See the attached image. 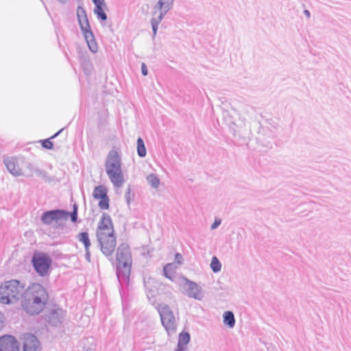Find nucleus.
Masks as SVG:
<instances>
[{
  "label": "nucleus",
  "mask_w": 351,
  "mask_h": 351,
  "mask_svg": "<svg viewBox=\"0 0 351 351\" xmlns=\"http://www.w3.org/2000/svg\"><path fill=\"white\" fill-rule=\"evenodd\" d=\"M174 0H159L154 6L151 19V25L153 32V38L157 34L158 25L164 19L167 12L173 8Z\"/></svg>",
  "instance_id": "423d86ee"
},
{
  "label": "nucleus",
  "mask_w": 351,
  "mask_h": 351,
  "mask_svg": "<svg viewBox=\"0 0 351 351\" xmlns=\"http://www.w3.org/2000/svg\"><path fill=\"white\" fill-rule=\"evenodd\" d=\"M106 171L109 180L116 188H120L124 183V177L121 169V160L115 150L109 152L106 162Z\"/></svg>",
  "instance_id": "7ed1b4c3"
},
{
  "label": "nucleus",
  "mask_w": 351,
  "mask_h": 351,
  "mask_svg": "<svg viewBox=\"0 0 351 351\" xmlns=\"http://www.w3.org/2000/svg\"><path fill=\"white\" fill-rule=\"evenodd\" d=\"M36 173L38 176L42 177L46 182L50 181L49 176L47 175L46 171L41 169H36Z\"/></svg>",
  "instance_id": "c756f323"
},
{
  "label": "nucleus",
  "mask_w": 351,
  "mask_h": 351,
  "mask_svg": "<svg viewBox=\"0 0 351 351\" xmlns=\"http://www.w3.org/2000/svg\"><path fill=\"white\" fill-rule=\"evenodd\" d=\"M148 184L154 189L158 188L160 181L158 177L154 173L148 175L146 178Z\"/></svg>",
  "instance_id": "b1692460"
},
{
  "label": "nucleus",
  "mask_w": 351,
  "mask_h": 351,
  "mask_svg": "<svg viewBox=\"0 0 351 351\" xmlns=\"http://www.w3.org/2000/svg\"><path fill=\"white\" fill-rule=\"evenodd\" d=\"M3 327V315L0 312V330Z\"/></svg>",
  "instance_id": "c9c22d12"
},
{
  "label": "nucleus",
  "mask_w": 351,
  "mask_h": 351,
  "mask_svg": "<svg viewBox=\"0 0 351 351\" xmlns=\"http://www.w3.org/2000/svg\"><path fill=\"white\" fill-rule=\"evenodd\" d=\"M25 300L23 307L31 315H37L41 312L47 304L49 295L46 289L39 283H33L25 288L23 296Z\"/></svg>",
  "instance_id": "f257e3e1"
},
{
  "label": "nucleus",
  "mask_w": 351,
  "mask_h": 351,
  "mask_svg": "<svg viewBox=\"0 0 351 351\" xmlns=\"http://www.w3.org/2000/svg\"><path fill=\"white\" fill-rule=\"evenodd\" d=\"M4 163L8 171L12 175L18 176L21 174L20 168L18 167L14 160L6 159L4 160Z\"/></svg>",
  "instance_id": "412c9836"
},
{
  "label": "nucleus",
  "mask_w": 351,
  "mask_h": 351,
  "mask_svg": "<svg viewBox=\"0 0 351 351\" xmlns=\"http://www.w3.org/2000/svg\"><path fill=\"white\" fill-rule=\"evenodd\" d=\"M68 214L69 211L64 210H50L43 213L40 220L45 225H51L53 221L57 223L58 221L67 219Z\"/></svg>",
  "instance_id": "9b49d317"
},
{
  "label": "nucleus",
  "mask_w": 351,
  "mask_h": 351,
  "mask_svg": "<svg viewBox=\"0 0 351 351\" xmlns=\"http://www.w3.org/2000/svg\"><path fill=\"white\" fill-rule=\"evenodd\" d=\"M84 63L86 64V66L87 69H88V67L90 66V62L89 60H86Z\"/></svg>",
  "instance_id": "a19ab883"
},
{
  "label": "nucleus",
  "mask_w": 351,
  "mask_h": 351,
  "mask_svg": "<svg viewBox=\"0 0 351 351\" xmlns=\"http://www.w3.org/2000/svg\"><path fill=\"white\" fill-rule=\"evenodd\" d=\"M137 154L139 157L143 158L146 156L147 152L143 140L139 137L137 139Z\"/></svg>",
  "instance_id": "393cba45"
},
{
  "label": "nucleus",
  "mask_w": 351,
  "mask_h": 351,
  "mask_svg": "<svg viewBox=\"0 0 351 351\" xmlns=\"http://www.w3.org/2000/svg\"><path fill=\"white\" fill-rule=\"evenodd\" d=\"M304 14L308 17V18H310L311 16V13L308 10H305L304 11Z\"/></svg>",
  "instance_id": "4c0bfd02"
},
{
  "label": "nucleus",
  "mask_w": 351,
  "mask_h": 351,
  "mask_svg": "<svg viewBox=\"0 0 351 351\" xmlns=\"http://www.w3.org/2000/svg\"><path fill=\"white\" fill-rule=\"evenodd\" d=\"M210 268L214 273L220 271L221 269V264L216 256H213L211 259Z\"/></svg>",
  "instance_id": "a878e982"
},
{
  "label": "nucleus",
  "mask_w": 351,
  "mask_h": 351,
  "mask_svg": "<svg viewBox=\"0 0 351 351\" xmlns=\"http://www.w3.org/2000/svg\"><path fill=\"white\" fill-rule=\"evenodd\" d=\"M77 239L78 241L83 243L84 249L90 248V241L89 239L88 233L87 232H82L77 234Z\"/></svg>",
  "instance_id": "5701e85b"
},
{
  "label": "nucleus",
  "mask_w": 351,
  "mask_h": 351,
  "mask_svg": "<svg viewBox=\"0 0 351 351\" xmlns=\"http://www.w3.org/2000/svg\"><path fill=\"white\" fill-rule=\"evenodd\" d=\"M223 119L226 124L228 126L230 130H234L236 128L234 127V123L237 119L239 118L237 112L234 110L232 112L230 111H224L223 113Z\"/></svg>",
  "instance_id": "a211bd4d"
},
{
  "label": "nucleus",
  "mask_w": 351,
  "mask_h": 351,
  "mask_svg": "<svg viewBox=\"0 0 351 351\" xmlns=\"http://www.w3.org/2000/svg\"><path fill=\"white\" fill-rule=\"evenodd\" d=\"M77 209H78L77 205L76 204H74L73 206V210L72 211H75V213H77Z\"/></svg>",
  "instance_id": "58836bf2"
},
{
  "label": "nucleus",
  "mask_w": 351,
  "mask_h": 351,
  "mask_svg": "<svg viewBox=\"0 0 351 351\" xmlns=\"http://www.w3.org/2000/svg\"><path fill=\"white\" fill-rule=\"evenodd\" d=\"M52 260L46 253L40 252L34 254L32 263L36 271L40 276L47 275L51 266Z\"/></svg>",
  "instance_id": "1a4fd4ad"
},
{
  "label": "nucleus",
  "mask_w": 351,
  "mask_h": 351,
  "mask_svg": "<svg viewBox=\"0 0 351 351\" xmlns=\"http://www.w3.org/2000/svg\"><path fill=\"white\" fill-rule=\"evenodd\" d=\"M175 261L178 264H182L183 262V257L181 254L176 253L175 255Z\"/></svg>",
  "instance_id": "2f4dec72"
},
{
  "label": "nucleus",
  "mask_w": 351,
  "mask_h": 351,
  "mask_svg": "<svg viewBox=\"0 0 351 351\" xmlns=\"http://www.w3.org/2000/svg\"><path fill=\"white\" fill-rule=\"evenodd\" d=\"M85 258L88 263H90V252L89 248L85 249Z\"/></svg>",
  "instance_id": "72a5a7b5"
},
{
  "label": "nucleus",
  "mask_w": 351,
  "mask_h": 351,
  "mask_svg": "<svg viewBox=\"0 0 351 351\" xmlns=\"http://www.w3.org/2000/svg\"><path fill=\"white\" fill-rule=\"evenodd\" d=\"M95 7L94 9V13L97 15L98 20L106 21L107 14L104 10V8H106V3L104 0H92Z\"/></svg>",
  "instance_id": "dca6fc26"
},
{
  "label": "nucleus",
  "mask_w": 351,
  "mask_h": 351,
  "mask_svg": "<svg viewBox=\"0 0 351 351\" xmlns=\"http://www.w3.org/2000/svg\"><path fill=\"white\" fill-rule=\"evenodd\" d=\"M173 271V264H167L163 268V274L164 276L172 280V276H171V271Z\"/></svg>",
  "instance_id": "cd10ccee"
},
{
  "label": "nucleus",
  "mask_w": 351,
  "mask_h": 351,
  "mask_svg": "<svg viewBox=\"0 0 351 351\" xmlns=\"http://www.w3.org/2000/svg\"><path fill=\"white\" fill-rule=\"evenodd\" d=\"M221 223V220L220 219H215L214 223L211 225V230L216 229Z\"/></svg>",
  "instance_id": "473e14b6"
},
{
  "label": "nucleus",
  "mask_w": 351,
  "mask_h": 351,
  "mask_svg": "<svg viewBox=\"0 0 351 351\" xmlns=\"http://www.w3.org/2000/svg\"><path fill=\"white\" fill-rule=\"evenodd\" d=\"M68 0H57V1L61 4H65L66 3Z\"/></svg>",
  "instance_id": "ea45409f"
},
{
  "label": "nucleus",
  "mask_w": 351,
  "mask_h": 351,
  "mask_svg": "<svg viewBox=\"0 0 351 351\" xmlns=\"http://www.w3.org/2000/svg\"><path fill=\"white\" fill-rule=\"evenodd\" d=\"M23 351H40L39 341L37 337L30 333H26L23 336Z\"/></svg>",
  "instance_id": "2eb2a0df"
},
{
  "label": "nucleus",
  "mask_w": 351,
  "mask_h": 351,
  "mask_svg": "<svg viewBox=\"0 0 351 351\" xmlns=\"http://www.w3.org/2000/svg\"><path fill=\"white\" fill-rule=\"evenodd\" d=\"M20 346L16 338L12 335L0 337V351H19Z\"/></svg>",
  "instance_id": "ddd939ff"
},
{
  "label": "nucleus",
  "mask_w": 351,
  "mask_h": 351,
  "mask_svg": "<svg viewBox=\"0 0 351 351\" xmlns=\"http://www.w3.org/2000/svg\"><path fill=\"white\" fill-rule=\"evenodd\" d=\"M134 193L132 191V189L130 185L128 186V189L125 193V198L127 202L128 205L129 206L131 202L134 199Z\"/></svg>",
  "instance_id": "bb28decb"
},
{
  "label": "nucleus",
  "mask_w": 351,
  "mask_h": 351,
  "mask_svg": "<svg viewBox=\"0 0 351 351\" xmlns=\"http://www.w3.org/2000/svg\"><path fill=\"white\" fill-rule=\"evenodd\" d=\"M71 217V220L72 222H76L77 220V213H75V211L69 212L68 217Z\"/></svg>",
  "instance_id": "7c9ffc66"
},
{
  "label": "nucleus",
  "mask_w": 351,
  "mask_h": 351,
  "mask_svg": "<svg viewBox=\"0 0 351 351\" xmlns=\"http://www.w3.org/2000/svg\"><path fill=\"white\" fill-rule=\"evenodd\" d=\"M160 315L161 322L169 335L174 334L176 331L177 323L173 312L169 306L158 304L156 307Z\"/></svg>",
  "instance_id": "0eeeda50"
},
{
  "label": "nucleus",
  "mask_w": 351,
  "mask_h": 351,
  "mask_svg": "<svg viewBox=\"0 0 351 351\" xmlns=\"http://www.w3.org/2000/svg\"><path fill=\"white\" fill-rule=\"evenodd\" d=\"M234 123L235 124L234 127L236 128V130L234 131V130H230L232 134L234 136H241L245 134V132L247 130L245 121L243 119H240L239 117L237 119V121L234 122Z\"/></svg>",
  "instance_id": "6ab92c4d"
},
{
  "label": "nucleus",
  "mask_w": 351,
  "mask_h": 351,
  "mask_svg": "<svg viewBox=\"0 0 351 351\" xmlns=\"http://www.w3.org/2000/svg\"><path fill=\"white\" fill-rule=\"evenodd\" d=\"M190 334L188 332H182L180 333L177 348L175 351H185L186 348V346L190 341Z\"/></svg>",
  "instance_id": "aec40b11"
},
{
  "label": "nucleus",
  "mask_w": 351,
  "mask_h": 351,
  "mask_svg": "<svg viewBox=\"0 0 351 351\" xmlns=\"http://www.w3.org/2000/svg\"><path fill=\"white\" fill-rule=\"evenodd\" d=\"M64 130V128H62L61 130H60L58 132H57L55 134H53L51 138L53 139V138H55L56 137H57L62 131Z\"/></svg>",
  "instance_id": "e433bc0d"
},
{
  "label": "nucleus",
  "mask_w": 351,
  "mask_h": 351,
  "mask_svg": "<svg viewBox=\"0 0 351 351\" xmlns=\"http://www.w3.org/2000/svg\"><path fill=\"white\" fill-rule=\"evenodd\" d=\"M141 72L144 76H146L148 73L147 68L145 63L141 64Z\"/></svg>",
  "instance_id": "f704fd0d"
},
{
  "label": "nucleus",
  "mask_w": 351,
  "mask_h": 351,
  "mask_svg": "<svg viewBox=\"0 0 351 351\" xmlns=\"http://www.w3.org/2000/svg\"><path fill=\"white\" fill-rule=\"evenodd\" d=\"M97 239L102 254L110 261L112 260V256L117 245V240L114 234H112L111 232L104 234L99 232L97 236Z\"/></svg>",
  "instance_id": "6e6552de"
},
{
  "label": "nucleus",
  "mask_w": 351,
  "mask_h": 351,
  "mask_svg": "<svg viewBox=\"0 0 351 351\" xmlns=\"http://www.w3.org/2000/svg\"><path fill=\"white\" fill-rule=\"evenodd\" d=\"M93 196L96 199H100L98 206L101 209L107 210L109 208V197L105 186L102 185L96 186L93 191Z\"/></svg>",
  "instance_id": "f8f14e48"
},
{
  "label": "nucleus",
  "mask_w": 351,
  "mask_h": 351,
  "mask_svg": "<svg viewBox=\"0 0 351 351\" xmlns=\"http://www.w3.org/2000/svg\"><path fill=\"white\" fill-rule=\"evenodd\" d=\"M182 280L184 293L189 298H194L197 300H202L204 298L202 288L196 282L183 277Z\"/></svg>",
  "instance_id": "9d476101"
},
{
  "label": "nucleus",
  "mask_w": 351,
  "mask_h": 351,
  "mask_svg": "<svg viewBox=\"0 0 351 351\" xmlns=\"http://www.w3.org/2000/svg\"><path fill=\"white\" fill-rule=\"evenodd\" d=\"M114 234V230L113 228V223L111 219L110 215L106 213H104L99 221L96 236L98 235V233H102L104 234H107L108 233Z\"/></svg>",
  "instance_id": "4468645a"
},
{
  "label": "nucleus",
  "mask_w": 351,
  "mask_h": 351,
  "mask_svg": "<svg viewBox=\"0 0 351 351\" xmlns=\"http://www.w3.org/2000/svg\"><path fill=\"white\" fill-rule=\"evenodd\" d=\"M51 138L40 140V142L43 146V147L47 149H52L53 148V143L51 141Z\"/></svg>",
  "instance_id": "c85d7f7f"
},
{
  "label": "nucleus",
  "mask_w": 351,
  "mask_h": 351,
  "mask_svg": "<svg viewBox=\"0 0 351 351\" xmlns=\"http://www.w3.org/2000/svg\"><path fill=\"white\" fill-rule=\"evenodd\" d=\"M25 283L18 280H10L0 285V303L14 304L23 296Z\"/></svg>",
  "instance_id": "f03ea898"
},
{
  "label": "nucleus",
  "mask_w": 351,
  "mask_h": 351,
  "mask_svg": "<svg viewBox=\"0 0 351 351\" xmlns=\"http://www.w3.org/2000/svg\"><path fill=\"white\" fill-rule=\"evenodd\" d=\"M223 322L230 328H234L236 322L234 313L230 311L224 312L223 314Z\"/></svg>",
  "instance_id": "4be33fe9"
},
{
  "label": "nucleus",
  "mask_w": 351,
  "mask_h": 351,
  "mask_svg": "<svg viewBox=\"0 0 351 351\" xmlns=\"http://www.w3.org/2000/svg\"><path fill=\"white\" fill-rule=\"evenodd\" d=\"M77 17L89 49L92 52L96 53L98 50V46L90 29L86 10L81 6H78L77 8Z\"/></svg>",
  "instance_id": "39448f33"
},
{
  "label": "nucleus",
  "mask_w": 351,
  "mask_h": 351,
  "mask_svg": "<svg viewBox=\"0 0 351 351\" xmlns=\"http://www.w3.org/2000/svg\"><path fill=\"white\" fill-rule=\"evenodd\" d=\"M64 312L60 309H53L47 316V321L53 326L60 324L63 319Z\"/></svg>",
  "instance_id": "f3484780"
},
{
  "label": "nucleus",
  "mask_w": 351,
  "mask_h": 351,
  "mask_svg": "<svg viewBox=\"0 0 351 351\" xmlns=\"http://www.w3.org/2000/svg\"><path fill=\"white\" fill-rule=\"evenodd\" d=\"M117 276L120 284L129 282L131 271L132 258L129 246L126 243H121L117 249Z\"/></svg>",
  "instance_id": "20e7f679"
}]
</instances>
